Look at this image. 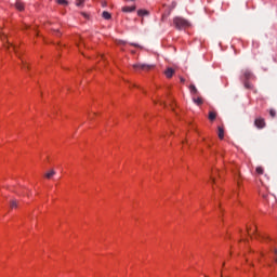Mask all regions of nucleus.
<instances>
[{"instance_id":"nucleus-1","label":"nucleus","mask_w":277,"mask_h":277,"mask_svg":"<svg viewBox=\"0 0 277 277\" xmlns=\"http://www.w3.org/2000/svg\"><path fill=\"white\" fill-rule=\"evenodd\" d=\"M0 40H2V42H4L3 47H4V49H6V51L15 52V55L22 62V68L29 70V64H27V61H25V58L21 57V52H18V48H16V45H14L10 42V39H8V36L3 32H0Z\"/></svg>"},{"instance_id":"nucleus-2","label":"nucleus","mask_w":277,"mask_h":277,"mask_svg":"<svg viewBox=\"0 0 277 277\" xmlns=\"http://www.w3.org/2000/svg\"><path fill=\"white\" fill-rule=\"evenodd\" d=\"M174 25H175L176 29H180V30L181 29H187V26L189 25V22H187L183 17H175Z\"/></svg>"},{"instance_id":"nucleus-3","label":"nucleus","mask_w":277,"mask_h":277,"mask_svg":"<svg viewBox=\"0 0 277 277\" xmlns=\"http://www.w3.org/2000/svg\"><path fill=\"white\" fill-rule=\"evenodd\" d=\"M132 68H134V70H143V72H148L155 69V65L134 64Z\"/></svg>"},{"instance_id":"nucleus-4","label":"nucleus","mask_w":277,"mask_h":277,"mask_svg":"<svg viewBox=\"0 0 277 277\" xmlns=\"http://www.w3.org/2000/svg\"><path fill=\"white\" fill-rule=\"evenodd\" d=\"M254 124L258 129H265V119L263 118H256L254 120Z\"/></svg>"},{"instance_id":"nucleus-5","label":"nucleus","mask_w":277,"mask_h":277,"mask_svg":"<svg viewBox=\"0 0 277 277\" xmlns=\"http://www.w3.org/2000/svg\"><path fill=\"white\" fill-rule=\"evenodd\" d=\"M21 207V201L16 199H12L10 201V209H18Z\"/></svg>"},{"instance_id":"nucleus-6","label":"nucleus","mask_w":277,"mask_h":277,"mask_svg":"<svg viewBox=\"0 0 277 277\" xmlns=\"http://www.w3.org/2000/svg\"><path fill=\"white\" fill-rule=\"evenodd\" d=\"M15 8L16 10H18V12H23L25 10V3H23L22 1H16Z\"/></svg>"},{"instance_id":"nucleus-7","label":"nucleus","mask_w":277,"mask_h":277,"mask_svg":"<svg viewBox=\"0 0 277 277\" xmlns=\"http://www.w3.org/2000/svg\"><path fill=\"white\" fill-rule=\"evenodd\" d=\"M164 75H166L167 79H172V77H174V69L168 68V69L164 71Z\"/></svg>"},{"instance_id":"nucleus-8","label":"nucleus","mask_w":277,"mask_h":277,"mask_svg":"<svg viewBox=\"0 0 277 277\" xmlns=\"http://www.w3.org/2000/svg\"><path fill=\"white\" fill-rule=\"evenodd\" d=\"M55 176V170H50L44 174V179L51 180Z\"/></svg>"},{"instance_id":"nucleus-9","label":"nucleus","mask_w":277,"mask_h":277,"mask_svg":"<svg viewBox=\"0 0 277 277\" xmlns=\"http://www.w3.org/2000/svg\"><path fill=\"white\" fill-rule=\"evenodd\" d=\"M76 44L80 52H81V49H83V47H85V42L83 41L82 38H79V41L76 42Z\"/></svg>"},{"instance_id":"nucleus-10","label":"nucleus","mask_w":277,"mask_h":277,"mask_svg":"<svg viewBox=\"0 0 277 277\" xmlns=\"http://www.w3.org/2000/svg\"><path fill=\"white\" fill-rule=\"evenodd\" d=\"M217 136H219V140H224V128L222 127L217 128Z\"/></svg>"},{"instance_id":"nucleus-11","label":"nucleus","mask_w":277,"mask_h":277,"mask_svg":"<svg viewBox=\"0 0 277 277\" xmlns=\"http://www.w3.org/2000/svg\"><path fill=\"white\" fill-rule=\"evenodd\" d=\"M243 77H245L246 81H248L249 79H252V72L250 70L246 69L243 71Z\"/></svg>"},{"instance_id":"nucleus-12","label":"nucleus","mask_w":277,"mask_h":277,"mask_svg":"<svg viewBox=\"0 0 277 277\" xmlns=\"http://www.w3.org/2000/svg\"><path fill=\"white\" fill-rule=\"evenodd\" d=\"M122 12H135V5L132 6H123Z\"/></svg>"},{"instance_id":"nucleus-13","label":"nucleus","mask_w":277,"mask_h":277,"mask_svg":"<svg viewBox=\"0 0 277 277\" xmlns=\"http://www.w3.org/2000/svg\"><path fill=\"white\" fill-rule=\"evenodd\" d=\"M102 16H103V18H105V21L111 19V13H109V12H107V11H104V12L102 13Z\"/></svg>"},{"instance_id":"nucleus-14","label":"nucleus","mask_w":277,"mask_h":277,"mask_svg":"<svg viewBox=\"0 0 277 277\" xmlns=\"http://www.w3.org/2000/svg\"><path fill=\"white\" fill-rule=\"evenodd\" d=\"M209 120L213 121L217 118V114L215 111H210L208 116Z\"/></svg>"},{"instance_id":"nucleus-15","label":"nucleus","mask_w":277,"mask_h":277,"mask_svg":"<svg viewBox=\"0 0 277 277\" xmlns=\"http://www.w3.org/2000/svg\"><path fill=\"white\" fill-rule=\"evenodd\" d=\"M137 15L138 16H148V11L147 10H138Z\"/></svg>"},{"instance_id":"nucleus-16","label":"nucleus","mask_w":277,"mask_h":277,"mask_svg":"<svg viewBox=\"0 0 277 277\" xmlns=\"http://www.w3.org/2000/svg\"><path fill=\"white\" fill-rule=\"evenodd\" d=\"M194 103H196V105H202L203 101H202V97H194L193 98Z\"/></svg>"},{"instance_id":"nucleus-17","label":"nucleus","mask_w":277,"mask_h":277,"mask_svg":"<svg viewBox=\"0 0 277 277\" xmlns=\"http://www.w3.org/2000/svg\"><path fill=\"white\" fill-rule=\"evenodd\" d=\"M190 92L192 94H198V89H196V85L194 84L190 85Z\"/></svg>"},{"instance_id":"nucleus-18","label":"nucleus","mask_w":277,"mask_h":277,"mask_svg":"<svg viewBox=\"0 0 277 277\" xmlns=\"http://www.w3.org/2000/svg\"><path fill=\"white\" fill-rule=\"evenodd\" d=\"M56 3H58V5H68V1L66 0H56Z\"/></svg>"},{"instance_id":"nucleus-19","label":"nucleus","mask_w":277,"mask_h":277,"mask_svg":"<svg viewBox=\"0 0 277 277\" xmlns=\"http://www.w3.org/2000/svg\"><path fill=\"white\" fill-rule=\"evenodd\" d=\"M245 88L247 90H252V83H250L249 81H245Z\"/></svg>"},{"instance_id":"nucleus-20","label":"nucleus","mask_w":277,"mask_h":277,"mask_svg":"<svg viewBox=\"0 0 277 277\" xmlns=\"http://www.w3.org/2000/svg\"><path fill=\"white\" fill-rule=\"evenodd\" d=\"M255 172H256V174H263L264 171H263L262 167H256Z\"/></svg>"},{"instance_id":"nucleus-21","label":"nucleus","mask_w":277,"mask_h":277,"mask_svg":"<svg viewBox=\"0 0 277 277\" xmlns=\"http://www.w3.org/2000/svg\"><path fill=\"white\" fill-rule=\"evenodd\" d=\"M269 116H272V118H276V110L271 109L269 110Z\"/></svg>"},{"instance_id":"nucleus-22","label":"nucleus","mask_w":277,"mask_h":277,"mask_svg":"<svg viewBox=\"0 0 277 277\" xmlns=\"http://www.w3.org/2000/svg\"><path fill=\"white\" fill-rule=\"evenodd\" d=\"M85 0H76V5H81L82 3H84Z\"/></svg>"},{"instance_id":"nucleus-23","label":"nucleus","mask_w":277,"mask_h":277,"mask_svg":"<svg viewBox=\"0 0 277 277\" xmlns=\"http://www.w3.org/2000/svg\"><path fill=\"white\" fill-rule=\"evenodd\" d=\"M52 31H54L57 36H60V29L57 28H51Z\"/></svg>"},{"instance_id":"nucleus-24","label":"nucleus","mask_w":277,"mask_h":277,"mask_svg":"<svg viewBox=\"0 0 277 277\" xmlns=\"http://www.w3.org/2000/svg\"><path fill=\"white\" fill-rule=\"evenodd\" d=\"M214 173H212V175L210 176L212 183H215V175H213Z\"/></svg>"},{"instance_id":"nucleus-25","label":"nucleus","mask_w":277,"mask_h":277,"mask_svg":"<svg viewBox=\"0 0 277 277\" xmlns=\"http://www.w3.org/2000/svg\"><path fill=\"white\" fill-rule=\"evenodd\" d=\"M132 47H135V49H137L140 47V44L136 43H131Z\"/></svg>"},{"instance_id":"nucleus-26","label":"nucleus","mask_w":277,"mask_h":277,"mask_svg":"<svg viewBox=\"0 0 277 277\" xmlns=\"http://www.w3.org/2000/svg\"><path fill=\"white\" fill-rule=\"evenodd\" d=\"M83 16H84V18H88V15H87V13H81Z\"/></svg>"},{"instance_id":"nucleus-27","label":"nucleus","mask_w":277,"mask_h":277,"mask_svg":"<svg viewBox=\"0 0 277 277\" xmlns=\"http://www.w3.org/2000/svg\"><path fill=\"white\" fill-rule=\"evenodd\" d=\"M180 79H181V82H182V83H185V80H184V78H180Z\"/></svg>"},{"instance_id":"nucleus-28","label":"nucleus","mask_w":277,"mask_h":277,"mask_svg":"<svg viewBox=\"0 0 277 277\" xmlns=\"http://www.w3.org/2000/svg\"><path fill=\"white\" fill-rule=\"evenodd\" d=\"M275 254H277V249H275Z\"/></svg>"},{"instance_id":"nucleus-29","label":"nucleus","mask_w":277,"mask_h":277,"mask_svg":"<svg viewBox=\"0 0 277 277\" xmlns=\"http://www.w3.org/2000/svg\"><path fill=\"white\" fill-rule=\"evenodd\" d=\"M162 18H166V15H162Z\"/></svg>"},{"instance_id":"nucleus-30","label":"nucleus","mask_w":277,"mask_h":277,"mask_svg":"<svg viewBox=\"0 0 277 277\" xmlns=\"http://www.w3.org/2000/svg\"><path fill=\"white\" fill-rule=\"evenodd\" d=\"M275 263H277V259L275 260Z\"/></svg>"},{"instance_id":"nucleus-31","label":"nucleus","mask_w":277,"mask_h":277,"mask_svg":"<svg viewBox=\"0 0 277 277\" xmlns=\"http://www.w3.org/2000/svg\"><path fill=\"white\" fill-rule=\"evenodd\" d=\"M16 1H21V0H16Z\"/></svg>"}]
</instances>
